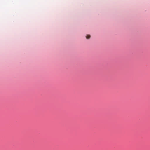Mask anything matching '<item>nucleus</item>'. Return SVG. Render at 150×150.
<instances>
[{"mask_svg":"<svg viewBox=\"0 0 150 150\" xmlns=\"http://www.w3.org/2000/svg\"><path fill=\"white\" fill-rule=\"evenodd\" d=\"M91 36L90 35H87L86 36V38L87 39H89L90 38Z\"/></svg>","mask_w":150,"mask_h":150,"instance_id":"nucleus-1","label":"nucleus"}]
</instances>
